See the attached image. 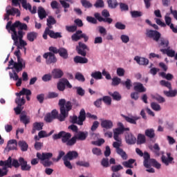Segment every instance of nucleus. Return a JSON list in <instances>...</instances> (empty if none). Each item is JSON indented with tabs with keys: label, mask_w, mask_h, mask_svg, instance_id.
Wrapping results in <instances>:
<instances>
[{
	"label": "nucleus",
	"mask_w": 177,
	"mask_h": 177,
	"mask_svg": "<svg viewBox=\"0 0 177 177\" xmlns=\"http://www.w3.org/2000/svg\"><path fill=\"white\" fill-rule=\"evenodd\" d=\"M6 30L11 34L12 39L14 41V45L18 46L19 48H23L26 52V46L27 42L23 40L24 32L23 30H27V24H21L20 21H17L15 24H12V21H8L6 26Z\"/></svg>",
	"instance_id": "1"
},
{
	"label": "nucleus",
	"mask_w": 177,
	"mask_h": 177,
	"mask_svg": "<svg viewBox=\"0 0 177 177\" xmlns=\"http://www.w3.org/2000/svg\"><path fill=\"white\" fill-rule=\"evenodd\" d=\"M59 106L60 107V115H58L57 111L54 109L50 113L52 117L55 118H58L59 121H64L66 117L68 116V112L71 109H73V106L71 105V102L68 101L66 102V100L61 99L59 101Z\"/></svg>",
	"instance_id": "2"
},
{
	"label": "nucleus",
	"mask_w": 177,
	"mask_h": 177,
	"mask_svg": "<svg viewBox=\"0 0 177 177\" xmlns=\"http://www.w3.org/2000/svg\"><path fill=\"white\" fill-rule=\"evenodd\" d=\"M17 47V50L15 52L14 55L17 56V62H15L13 59H11L8 62V66L6 68L8 70H16L17 73H20V71H23V68H26V61L20 57V49L24 50V53H26V50L22 47L21 48L19 46Z\"/></svg>",
	"instance_id": "3"
},
{
	"label": "nucleus",
	"mask_w": 177,
	"mask_h": 177,
	"mask_svg": "<svg viewBox=\"0 0 177 177\" xmlns=\"http://www.w3.org/2000/svg\"><path fill=\"white\" fill-rule=\"evenodd\" d=\"M12 72H9L10 80H12V81H17L16 86H21V84L23 81L24 82H27L28 81V73L27 72L22 73V77H19V73L15 69H12Z\"/></svg>",
	"instance_id": "4"
},
{
	"label": "nucleus",
	"mask_w": 177,
	"mask_h": 177,
	"mask_svg": "<svg viewBox=\"0 0 177 177\" xmlns=\"http://www.w3.org/2000/svg\"><path fill=\"white\" fill-rule=\"evenodd\" d=\"M37 157L38 160H40L41 164H43L44 167H50L52 165V161L49 160L53 157V153H37Z\"/></svg>",
	"instance_id": "5"
},
{
	"label": "nucleus",
	"mask_w": 177,
	"mask_h": 177,
	"mask_svg": "<svg viewBox=\"0 0 177 177\" xmlns=\"http://www.w3.org/2000/svg\"><path fill=\"white\" fill-rule=\"evenodd\" d=\"M61 138L62 142L66 143L67 146H73L75 145L77 142L75 137L71 138V134L70 133H66L65 131H62Z\"/></svg>",
	"instance_id": "6"
},
{
	"label": "nucleus",
	"mask_w": 177,
	"mask_h": 177,
	"mask_svg": "<svg viewBox=\"0 0 177 177\" xmlns=\"http://www.w3.org/2000/svg\"><path fill=\"white\" fill-rule=\"evenodd\" d=\"M85 110L82 109L80 112L79 117H77L76 115L71 116V122L72 124H77V125H83L84 122L85 121V119L86 118V116H85Z\"/></svg>",
	"instance_id": "7"
},
{
	"label": "nucleus",
	"mask_w": 177,
	"mask_h": 177,
	"mask_svg": "<svg viewBox=\"0 0 177 177\" xmlns=\"http://www.w3.org/2000/svg\"><path fill=\"white\" fill-rule=\"evenodd\" d=\"M118 128L113 129V139L118 140L121 139L120 135L124 133V132L129 131V128L124 127V124L121 122L118 123Z\"/></svg>",
	"instance_id": "8"
},
{
	"label": "nucleus",
	"mask_w": 177,
	"mask_h": 177,
	"mask_svg": "<svg viewBox=\"0 0 177 177\" xmlns=\"http://www.w3.org/2000/svg\"><path fill=\"white\" fill-rule=\"evenodd\" d=\"M11 162L10 158L6 161H0V166L3 167V169H0V176H5L8 174V168H12Z\"/></svg>",
	"instance_id": "9"
},
{
	"label": "nucleus",
	"mask_w": 177,
	"mask_h": 177,
	"mask_svg": "<svg viewBox=\"0 0 177 177\" xmlns=\"http://www.w3.org/2000/svg\"><path fill=\"white\" fill-rule=\"evenodd\" d=\"M6 14L4 16V20H9V16H15L17 15V17L20 16V10L19 9L12 8L10 6H8L6 8Z\"/></svg>",
	"instance_id": "10"
},
{
	"label": "nucleus",
	"mask_w": 177,
	"mask_h": 177,
	"mask_svg": "<svg viewBox=\"0 0 177 177\" xmlns=\"http://www.w3.org/2000/svg\"><path fill=\"white\" fill-rule=\"evenodd\" d=\"M15 103L17 104V106L14 109V111H15V113L18 115L21 113V111L23 109H21V106L24 104H26V100L24 99V97H17L15 99Z\"/></svg>",
	"instance_id": "11"
},
{
	"label": "nucleus",
	"mask_w": 177,
	"mask_h": 177,
	"mask_svg": "<svg viewBox=\"0 0 177 177\" xmlns=\"http://www.w3.org/2000/svg\"><path fill=\"white\" fill-rule=\"evenodd\" d=\"M66 86L68 88H73L71 84L67 79H62L61 81L57 84V89L59 91H63L66 89Z\"/></svg>",
	"instance_id": "12"
},
{
	"label": "nucleus",
	"mask_w": 177,
	"mask_h": 177,
	"mask_svg": "<svg viewBox=\"0 0 177 177\" xmlns=\"http://www.w3.org/2000/svg\"><path fill=\"white\" fill-rule=\"evenodd\" d=\"M24 95L26 96L27 100L30 101V95H31V91L30 89L24 88L19 93H16V96H17V97H24L26 100Z\"/></svg>",
	"instance_id": "13"
},
{
	"label": "nucleus",
	"mask_w": 177,
	"mask_h": 177,
	"mask_svg": "<svg viewBox=\"0 0 177 177\" xmlns=\"http://www.w3.org/2000/svg\"><path fill=\"white\" fill-rule=\"evenodd\" d=\"M147 35L149 38H152L153 41H156V42H158V39H160L161 37V34H160V32L156 30H151L147 31Z\"/></svg>",
	"instance_id": "14"
},
{
	"label": "nucleus",
	"mask_w": 177,
	"mask_h": 177,
	"mask_svg": "<svg viewBox=\"0 0 177 177\" xmlns=\"http://www.w3.org/2000/svg\"><path fill=\"white\" fill-rule=\"evenodd\" d=\"M85 49L88 50V46L82 42H79V46L76 47L77 53L81 55V56H86V51H85Z\"/></svg>",
	"instance_id": "15"
},
{
	"label": "nucleus",
	"mask_w": 177,
	"mask_h": 177,
	"mask_svg": "<svg viewBox=\"0 0 177 177\" xmlns=\"http://www.w3.org/2000/svg\"><path fill=\"white\" fill-rule=\"evenodd\" d=\"M22 6L26 10H30V12H32V15H35V13H37V7L34 6L32 8L31 4L27 3V0H22Z\"/></svg>",
	"instance_id": "16"
},
{
	"label": "nucleus",
	"mask_w": 177,
	"mask_h": 177,
	"mask_svg": "<svg viewBox=\"0 0 177 177\" xmlns=\"http://www.w3.org/2000/svg\"><path fill=\"white\" fill-rule=\"evenodd\" d=\"M43 57L47 59L48 64H50V63H56V57H55V54L53 53H46L44 54Z\"/></svg>",
	"instance_id": "17"
},
{
	"label": "nucleus",
	"mask_w": 177,
	"mask_h": 177,
	"mask_svg": "<svg viewBox=\"0 0 177 177\" xmlns=\"http://www.w3.org/2000/svg\"><path fill=\"white\" fill-rule=\"evenodd\" d=\"M162 162L165 165L168 166L169 164H171L174 161V158L172 156H171V153H167V157L164 155L161 157Z\"/></svg>",
	"instance_id": "18"
},
{
	"label": "nucleus",
	"mask_w": 177,
	"mask_h": 177,
	"mask_svg": "<svg viewBox=\"0 0 177 177\" xmlns=\"http://www.w3.org/2000/svg\"><path fill=\"white\" fill-rule=\"evenodd\" d=\"M19 162L22 171H30V169H31V166L27 164V161H26L23 158H19Z\"/></svg>",
	"instance_id": "19"
},
{
	"label": "nucleus",
	"mask_w": 177,
	"mask_h": 177,
	"mask_svg": "<svg viewBox=\"0 0 177 177\" xmlns=\"http://www.w3.org/2000/svg\"><path fill=\"white\" fill-rule=\"evenodd\" d=\"M101 127L104 129H111L113 128V121L110 120H102L101 119Z\"/></svg>",
	"instance_id": "20"
},
{
	"label": "nucleus",
	"mask_w": 177,
	"mask_h": 177,
	"mask_svg": "<svg viewBox=\"0 0 177 177\" xmlns=\"http://www.w3.org/2000/svg\"><path fill=\"white\" fill-rule=\"evenodd\" d=\"M126 142L127 145H135L136 143V138L131 133L125 135Z\"/></svg>",
	"instance_id": "21"
},
{
	"label": "nucleus",
	"mask_w": 177,
	"mask_h": 177,
	"mask_svg": "<svg viewBox=\"0 0 177 177\" xmlns=\"http://www.w3.org/2000/svg\"><path fill=\"white\" fill-rule=\"evenodd\" d=\"M6 150L10 151V150H17V141L16 140H10L8 142Z\"/></svg>",
	"instance_id": "22"
},
{
	"label": "nucleus",
	"mask_w": 177,
	"mask_h": 177,
	"mask_svg": "<svg viewBox=\"0 0 177 177\" xmlns=\"http://www.w3.org/2000/svg\"><path fill=\"white\" fill-rule=\"evenodd\" d=\"M42 128H44V122H36L32 124V133L34 134L37 131H42Z\"/></svg>",
	"instance_id": "23"
},
{
	"label": "nucleus",
	"mask_w": 177,
	"mask_h": 177,
	"mask_svg": "<svg viewBox=\"0 0 177 177\" xmlns=\"http://www.w3.org/2000/svg\"><path fill=\"white\" fill-rule=\"evenodd\" d=\"M95 19H97V20L100 21H104V23H109V24H111V23H113V19L111 18H103L102 17V15H100V13L96 12L94 15Z\"/></svg>",
	"instance_id": "24"
},
{
	"label": "nucleus",
	"mask_w": 177,
	"mask_h": 177,
	"mask_svg": "<svg viewBox=\"0 0 177 177\" xmlns=\"http://www.w3.org/2000/svg\"><path fill=\"white\" fill-rule=\"evenodd\" d=\"M134 60L140 66H147L149 64V59L145 57H135Z\"/></svg>",
	"instance_id": "25"
},
{
	"label": "nucleus",
	"mask_w": 177,
	"mask_h": 177,
	"mask_svg": "<svg viewBox=\"0 0 177 177\" xmlns=\"http://www.w3.org/2000/svg\"><path fill=\"white\" fill-rule=\"evenodd\" d=\"M134 91H136V92H140V93H142L143 92H146V88H145L142 84L136 82L134 83Z\"/></svg>",
	"instance_id": "26"
},
{
	"label": "nucleus",
	"mask_w": 177,
	"mask_h": 177,
	"mask_svg": "<svg viewBox=\"0 0 177 177\" xmlns=\"http://www.w3.org/2000/svg\"><path fill=\"white\" fill-rule=\"evenodd\" d=\"M123 118L126 120L127 122H129V124H133L134 125H136V121L139 120V117L138 116H125L124 115H122Z\"/></svg>",
	"instance_id": "27"
},
{
	"label": "nucleus",
	"mask_w": 177,
	"mask_h": 177,
	"mask_svg": "<svg viewBox=\"0 0 177 177\" xmlns=\"http://www.w3.org/2000/svg\"><path fill=\"white\" fill-rule=\"evenodd\" d=\"M64 157L69 159L70 160H74L78 157V152L75 151H70Z\"/></svg>",
	"instance_id": "28"
},
{
	"label": "nucleus",
	"mask_w": 177,
	"mask_h": 177,
	"mask_svg": "<svg viewBox=\"0 0 177 177\" xmlns=\"http://www.w3.org/2000/svg\"><path fill=\"white\" fill-rule=\"evenodd\" d=\"M160 52L163 53V55H167L169 57H174L175 56V50L167 48V49L161 48Z\"/></svg>",
	"instance_id": "29"
},
{
	"label": "nucleus",
	"mask_w": 177,
	"mask_h": 177,
	"mask_svg": "<svg viewBox=\"0 0 177 177\" xmlns=\"http://www.w3.org/2000/svg\"><path fill=\"white\" fill-rule=\"evenodd\" d=\"M63 71L61 69L55 68L52 71L53 78H62L63 77Z\"/></svg>",
	"instance_id": "30"
},
{
	"label": "nucleus",
	"mask_w": 177,
	"mask_h": 177,
	"mask_svg": "<svg viewBox=\"0 0 177 177\" xmlns=\"http://www.w3.org/2000/svg\"><path fill=\"white\" fill-rule=\"evenodd\" d=\"M18 146L20 147L21 151H27L28 150V144L24 140L19 141Z\"/></svg>",
	"instance_id": "31"
},
{
	"label": "nucleus",
	"mask_w": 177,
	"mask_h": 177,
	"mask_svg": "<svg viewBox=\"0 0 177 177\" xmlns=\"http://www.w3.org/2000/svg\"><path fill=\"white\" fill-rule=\"evenodd\" d=\"M87 136L88 132L80 131L79 133H77L75 138L76 140L77 139L78 140H85Z\"/></svg>",
	"instance_id": "32"
},
{
	"label": "nucleus",
	"mask_w": 177,
	"mask_h": 177,
	"mask_svg": "<svg viewBox=\"0 0 177 177\" xmlns=\"http://www.w3.org/2000/svg\"><path fill=\"white\" fill-rule=\"evenodd\" d=\"M37 13L40 20H43V19L46 17V11L42 7L38 8Z\"/></svg>",
	"instance_id": "33"
},
{
	"label": "nucleus",
	"mask_w": 177,
	"mask_h": 177,
	"mask_svg": "<svg viewBox=\"0 0 177 177\" xmlns=\"http://www.w3.org/2000/svg\"><path fill=\"white\" fill-rule=\"evenodd\" d=\"M82 38V30H77L71 37L72 41H80Z\"/></svg>",
	"instance_id": "34"
},
{
	"label": "nucleus",
	"mask_w": 177,
	"mask_h": 177,
	"mask_svg": "<svg viewBox=\"0 0 177 177\" xmlns=\"http://www.w3.org/2000/svg\"><path fill=\"white\" fill-rule=\"evenodd\" d=\"M74 62L77 64L80 63L81 64H85L88 63V59H86V57L76 56L74 58Z\"/></svg>",
	"instance_id": "35"
},
{
	"label": "nucleus",
	"mask_w": 177,
	"mask_h": 177,
	"mask_svg": "<svg viewBox=\"0 0 177 177\" xmlns=\"http://www.w3.org/2000/svg\"><path fill=\"white\" fill-rule=\"evenodd\" d=\"M67 2L74 3V0H59V3H61L62 8H64V9L70 8V4Z\"/></svg>",
	"instance_id": "36"
},
{
	"label": "nucleus",
	"mask_w": 177,
	"mask_h": 177,
	"mask_svg": "<svg viewBox=\"0 0 177 177\" xmlns=\"http://www.w3.org/2000/svg\"><path fill=\"white\" fill-rule=\"evenodd\" d=\"M169 45V41L168 40V39L160 38V44H159V46L160 48H168Z\"/></svg>",
	"instance_id": "37"
},
{
	"label": "nucleus",
	"mask_w": 177,
	"mask_h": 177,
	"mask_svg": "<svg viewBox=\"0 0 177 177\" xmlns=\"http://www.w3.org/2000/svg\"><path fill=\"white\" fill-rule=\"evenodd\" d=\"M135 162V160L133 159H129L127 161H124L122 162V165L125 168H133V163Z\"/></svg>",
	"instance_id": "38"
},
{
	"label": "nucleus",
	"mask_w": 177,
	"mask_h": 177,
	"mask_svg": "<svg viewBox=\"0 0 177 177\" xmlns=\"http://www.w3.org/2000/svg\"><path fill=\"white\" fill-rule=\"evenodd\" d=\"M164 93L167 97H175L177 95V90H170L169 91H164Z\"/></svg>",
	"instance_id": "39"
},
{
	"label": "nucleus",
	"mask_w": 177,
	"mask_h": 177,
	"mask_svg": "<svg viewBox=\"0 0 177 177\" xmlns=\"http://www.w3.org/2000/svg\"><path fill=\"white\" fill-rule=\"evenodd\" d=\"M143 143H146V136L143 134H138L137 145H143Z\"/></svg>",
	"instance_id": "40"
},
{
	"label": "nucleus",
	"mask_w": 177,
	"mask_h": 177,
	"mask_svg": "<svg viewBox=\"0 0 177 177\" xmlns=\"http://www.w3.org/2000/svg\"><path fill=\"white\" fill-rule=\"evenodd\" d=\"M107 3L109 8H111V9H115V8L118 6V3L117 2V0H107Z\"/></svg>",
	"instance_id": "41"
},
{
	"label": "nucleus",
	"mask_w": 177,
	"mask_h": 177,
	"mask_svg": "<svg viewBox=\"0 0 177 177\" xmlns=\"http://www.w3.org/2000/svg\"><path fill=\"white\" fill-rule=\"evenodd\" d=\"M145 135L148 138H150V139H153L154 136H156V134L154 133V129H148L145 130Z\"/></svg>",
	"instance_id": "42"
},
{
	"label": "nucleus",
	"mask_w": 177,
	"mask_h": 177,
	"mask_svg": "<svg viewBox=\"0 0 177 177\" xmlns=\"http://www.w3.org/2000/svg\"><path fill=\"white\" fill-rule=\"evenodd\" d=\"M53 24H56V19H55L53 17H49L47 19V28H52V26H53Z\"/></svg>",
	"instance_id": "43"
},
{
	"label": "nucleus",
	"mask_w": 177,
	"mask_h": 177,
	"mask_svg": "<svg viewBox=\"0 0 177 177\" xmlns=\"http://www.w3.org/2000/svg\"><path fill=\"white\" fill-rule=\"evenodd\" d=\"M37 32H31L30 33H28L27 38L28 41H30V42H32L37 38Z\"/></svg>",
	"instance_id": "44"
},
{
	"label": "nucleus",
	"mask_w": 177,
	"mask_h": 177,
	"mask_svg": "<svg viewBox=\"0 0 177 177\" xmlns=\"http://www.w3.org/2000/svg\"><path fill=\"white\" fill-rule=\"evenodd\" d=\"M58 53L59 54V55L62 57H64V59H67L68 55L67 54V50H66L65 48H59L58 50Z\"/></svg>",
	"instance_id": "45"
},
{
	"label": "nucleus",
	"mask_w": 177,
	"mask_h": 177,
	"mask_svg": "<svg viewBox=\"0 0 177 177\" xmlns=\"http://www.w3.org/2000/svg\"><path fill=\"white\" fill-rule=\"evenodd\" d=\"M109 95L112 96L114 100H121V95H120V93L117 91H115L114 93L109 92Z\"/></svg>",
	"instance_id": "46"
},
{
	"label": "nucleus",
	"mask_w": 177,
	"mask_h": 177,
	"mask_svg": "<svg viewBox=\"0 0 177 177\" xmlns=\"http://www.w3.org/2000/svg\"><path fill=\"white\" fill-rule=\"evenodd\" d=\"M102 73L100 71H95L91 73L92 78L94 80H102Z\"/></svg>",
	"instance_id": "47"
},
{
	"label": "nucleus",
	"mask_w": 177,
	"mask_h": 177,
	"mask_svg": "<svg viewBox=\"0 0 177 177\" xmlns=\"http://www.w3.org/2000/svg\"><path fill=\"white\" fill-rule=\"evenodd\" d=\"M122 82H121V78L118 77H115L112 79V85L113 86H117L120 85V84H122Z\"/></svg>",
	"instance_id": "48"
},
{
	"label": "nucleus",
	"mask_w": 177,
	"mask_h": 177,
	"mask_svg": "<svg viewBox=\"0 0 177 177\" xmlns=\"http://www.w3.org/2000/svg\"><path fill=\"white\" fill-rule=\"evenodd\" d=\"M50 38H54V39H56L57 38H62V33L54 32L53 30H50Z\"/></svg>",
	"instance_id": "49"
},
{
	"label": "nucleus",
	"mask_w": 177,
	"mask_h": 177,
	"mask_svg": "<svg viewBox=\"0 0 177 177\" xmlns=\"http://www.w3.org/2000/svg\"><path fill=\"white\" fill-rule=\"evenodd\" d=\"M62 160L64 161V164L66 168H68V169H71L73 168V165H71V162L68 160V159L66 157H63Z\"/></svg>",
	"instance_id": "50"
},
{
	"label": "nucleus",
	"mask_w": 177,
	"mask_h": 177,
	"mask_svg": "<svg viewBox=\"0 0 177 177\" xmlns=\"http://www.w3.org/2000/svg\"><path fill=\"white\" fill-rule=\"evenodd\" d=\"M116 152L118 153V154H119V156L122 157L123 160H127V153H125V151H124V150L121 149V148L116 149Z\"/></svg>",
	"instance_id": "51"
},
{
	"label": "nucleus",
	"mask_w": 177,
	"mask_h": 177,
	"mask_svg": "<svg viewBox=\"0 0 177 177\" xmlns=\"http://www.w3.org/2000/svg\"><path fill=\"white\" fill-rule=\"evenodd\" d=\"M20 120L23 124H25V125H27V124L30 122V118L26 115H21Z\"/></svg>",
	"instance_id": "52"
},
{
	"label": "nucleus",
	"mask_w": 177,
	"mask_h": 177,
	"mask_svg": "<svg viewBox=\"0 0 177 177\" xmlns=\"http://www.w3.org/2000/svg\"><path fill=\"white\" fill-rule=\"evenodd\" d=\"M131 17H133V19H136V17H140L143 15V13H142V12L140 11H131Z\"/></svg>",
	"instance_id": "53"
},
{
	"label": "nucleus",
	"mask_w": 177,
	"mask_h": 177,
	"mask_svg": "<svg viewBox=\"0 0 177 177\" xmlns=\"http://www.w3.org/2000/svg\"><path fill=\"white\" fill-rule=\"evenodd\" d=\"M160 75L168 81H171V80L174 78V75H172L171 73L166 74L165 73L162 72L160 73Z\"/></svg>",
	"instance_id": "54"
},
{
	"label": "nucleus",
	"mask_w": 177,
	"mask_h": 177,
	"mask_svg": "<svg viewBox=\"0 0 177 177\" xmlns=\"http://www.w3.org/2000/svg\"><path fill=\"white\" fill-rule=\"evenodd\" d=\"M116 140V142H114L113 143V147H115L116 150H118V149H120V147H121L122 140L121 138H118V140Z\"/></svg>",
	"instance_id": "55"
},
{
	"label": "nucleus",
	"mask_w": 177,
	"mask_h": 177,
	"mask_svg": "<svg viewBox=\"0 0 177 177\" xmlns=\"http://www.w3.org/2000/svg\"><path fill=\"white\" fill-rule=\"evenodd\" d=\"M122 85L126 86L127 89H131V86H132V82H131V80L127 79L125 82H122Z\"/></svg>",
	"instance_id": "56"
},
{
	"label": "nucleus",
	"mask_w": 177,
	"mask_h": 177,
	"mask_svg": "<svg viewBox=\"0 0 177 177\" xmlns=\"http://www.w3.org/2000/svg\"><path fill=\"white\" fill-rule=\"evenodd\" d=\"M81 3L84 8H92V3L89 2V1L87 0H81Z\"/></svg>",
	"instance_id": "57"
},
{
	"label": "nucleus",
	"mask_w": 177,
	"mask_h": 177,
	"mask_svg": "<svg viewBox=\"0 0 177 177\" xmlns=\"http://www.w3.org/2000/svg\"><path fill=\"white\" fill-rule=\"evenodd\" d=\"M151 106L152 110H154L155 111H160V110H161V106H160V104L156 102H152L151 104Z\"/></svg>",
	"instance_id": "58"
},
{
	"label": "nucleus",
	"mask_w": 177,
	"mask_h": 177,
	"mask_svg": "<svg viewBox=\"0 0 177 177\" xmlns=\"http://www.w3.org/2000/svg\"><path fill=\"white\" fill-rule=\"evenodd\" d=\"M116 73L118 77H124V75H125V69L123 68H118L116 70Z\"/></svg>",
	"instance_id": "59"
},
{
	"label": "nucleus",
	"mask_w": 177,
	"mask_h": 177,
	"mask_svg": "<svg viewBox=\"0 0 177 177\" xmlns=\"http://www.w3.org/2000/svg\"><path fill=\"white\" fill-rule=\"evenodd\" d=\"M160 85H162V86H166V88H168L169 89H172V86L171 85V83L168 81H160Z\"/></svg>",
	"instance_id": "60"
},
{
	"label": "nucleus",
	"mask_w": 177,
	"mask_h": 177,
	"mask_svg": "<svg viewBox=\"0 0 177 177\" xmlns=\"http://www.w3.org/2000/svg\"><path fill=\"white\" fill-rule=\"evenodd\" d=\"M75 80H77V81H80V82H85V77L84 75L80 73H77L75 74Z\"/></svg>",
	"instance_id": "61"
},
{
	"label": "nucleus",
	"mask_w": 177,
	"mask_h": 177,
	"mask_svg": "<svg viewBox=\"0 0 177 177\" xmlns=\"http://www.w3.org/2000/svg\"><path fill=\"white\" fill-rule=\"evenodd\" d=\"M120 39L123 44H128V42H129V36L127 35H122L120 36Z\"/></svg>",
	"instance_id": "62"
},
{
	"label": "nucleus",
	"mask_w": 177,
	"mask_h": 177,
	"mask_svg": "<svg viewBox=\"0 0 177 177\" xmlns=\"http://www.w3.org/2000/svg\"><path fill=\"white\" fill-rule=\"evenodd\" d=\"M95 8H104V1L103 0H97L95 3L94 4Z\"/></svg>",
	"instance_id": "63"
},
{
	"label": "nucleus",
	"mask_w": 177,
	"mask_h": 177,
	"mask_svg": "<svg viewBox=\"0 0 177 177\" xmlns=\"http://www.w3.org/2000/svg\"><path fill=\"white\" fill-rule=\"evenodd\" d=\"M123 167L121 166V165H113L111 167V171L113 172H118V171H121Z\"/></svg>",
	"instance_id": "64"
}]
</instances>
